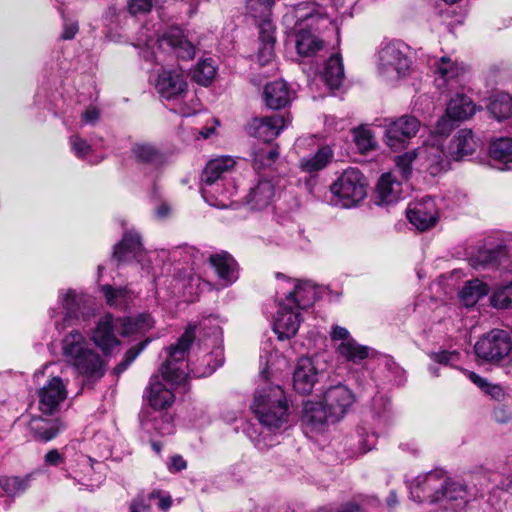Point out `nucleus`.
<instances>
[{
  "label": "nucleus",
  "instance_id": "nucleus-1",
  "mask_svg": "<svg viewBox=\"0 0 512 512\" xmlns=\"http://www.w3.org/2000/svg\"><path fill=\"white\" fill-rule=\"evenodd\" d=\"M192 338L193 331L190 329L183 333L175 345L166 350V361L161 365L160 375L150 378L144 393L149 410H167L174 403L173 387L184 383L189 375L185 359Z\"/></svg>",
  "mask_w": 512,
  "mask_h": 512
},
{
  "label": "nucleus",
  "instance_id": "nucleus-2",
  "mask_svg": "<svg viewBox=\"0 0 512 512\" xmlns=\"http://www.w3.org/2000/svg\"><path fill=\"white\" fill-rule=\"evenodd\" d=\"M277 277L282 279L277 294L282 293L284 297L279 300L273 330L283 341L296 335L302 321L301 311L314 305L318 291L311 281L290 279L282 274H277Z\"/></svg>",
  "mask_w": 512,
  "mask_h": 512
},
{
  "label": "nucleus",
  "instance_id": "nucleus-3",
  "mask_svg": "<svg viewBox=\"0 0 512 512\" xmlns=\"http://www.w3.org/2000/svg\"><path fill=\"white\" fill-rule=\"evenodd\" d=\"M282 22L294 33L297 53L303 57L313 56L323 48L316 33L333 25L325 9L310 1L286 6Z\"/></svg>",
  "mask_w": 512,
  "mask_h": 512
},
{
  "label": "nucleus",
  "instance_id": "nucleus-4",
  "mask_svg": "<svg viewBox=\"0 0 512 512\" xmlns=\"http://www.w3.org/2000/svg\"><path fill=\"white\" fill-rule=\"evenodd\" d=\"M134 46L141 49L140 55L146 61L159 65L166 62V57L170 54L185 60L192 59L195 55V46L178 27L170 28L158 37L149 34L148 27H142Z\"/></svg>",
  "mask_w": 512,
  "mask_h": 512
},
{
  "label": "nucleus",
  "instance_id": "nucleus-5",
  "mask_svg": "<svg viewBox=\"0 0 512 512\" xmlns=\"http://www.w3.org/2000/svg\"><path fill=\"white\" fill-rule=\"evenodd\" d=\"M251 409L259 422L269 431L284 428L289 421V405L284 390L279 385L265 382L255 393Z\"/></svg>",
  "mask_w": 512,
  "mask_h": 512
},
{
  "label": "nucleus",
  "instance_id": "nucleus-6",
  "mask_svg": "<svg viewBox=\"0 0 512 512\" xmlns=\"http://www.w3.org/2000/svg\"><path fill=\"white\" fill-rule=\"evenodd\" d=\"M411 48L400 40L383 45L377 55V72L388 82L405 79L412 72Z\"/></svg>",
  "mask_w": 512,
  "mask_h": 512
},
{
  "label": "nucleus",
  "instance_id": "nucleus-7",
  "mask_svg": "<svg viewBox=\"0 0 512 512\" xmlns=\"http://www.w3.org/2000/svg\"><path fill=\"white\" fill-rule=\"evenodd\" d=\"M367 182L357 168H348L330 186L332 204L344 208L356 206L367 194Z\"/></svg>",
  "mask_w": 512,
  "mask_h": 512
},
{
  "label": "nucleus",
  "instance_id": "nucleus-8",
  "mask_svg": "<svg viewBox=\"0 0 512 512\" xmlns=\"http://www.w3.org/2000/svg\"><path fill=\"white\" fill-rule=\"evenodd\" d=\"M192 330L195 337L196 330L203 334L204 343L208 346V342L213 346V350L204 357L206 367L202 371H191L195 377H205L211 375L217 368L222 366L224 362V352L222 348V329L219 320L216 317L209 316L204 318L198 326L189 325L185 330ZM192 338L191 342H193ZM192 343H190L191 345Z\"/></svg>",
  "mask_w": 512,
  "mask_h": 512
},
{
  "label": "nucleus",
  "instance_id": "nucleus-9",
  "mask_svg": "<svg viewBox=\"0 0 512 512\" xmlns=\"http://www.w3.org/2000/svg\"><path fill=\"white\" fill-rule=\"evenodd\" d=\"M87 303V296L75 289H61L58 292L57 305L50 308L49 315L55 328L64 329L79 318Z\"/></svg>",
  "mask_w": 512,
  "mask_h": 512
},
{
  "label": "nucleus",
  "instance_id": "nucleus-10",
  "mask_svg": "<svg viewBox=\"0 0 512 512\" xmlns=\"http://www.w3.org/2000/svg\"><path fill=\"white\" fill-rule=\"evenodd\" d=\"M330 338L339 359L359 365L369 357L371 348L358 343L345 327L333 325Z\"/></svg>",
  "mask_w": 512,
  "mask_h": 512
},
{
  "label": "nucleus",
  "instance_id": "nucleus-11",
  "mask_svg": "<svg viewBox=\"0 0 512 512\" xmlns=\"http://www.w3.org/2000/svg\"><path fill=\"white\" fill-rule=\"evenodd\" d=\"M68 379L61 376H51L37 391L38 410L46 416H51L60 410L68 396Z\"/></svg>",
  "mask_w": 512,
  "mask_h": 512
},
{
  "label": "nucleus",
  "instance_id": "nucleus-12",
  "mask_svg": "<svg viewBox=\"0 0 512 512\" xmlns=\"http://www.w3.org/2000/svg\"><path fill=\"white\" fill-rule=\"evenodd\" d=\"M446 475L441 471H431L417 476L409 486L411 498L419 503H439L443 499Z\"/></svg>",
  "mask_w": 512,
  "mask_h": 512
},
{
  "label": "nucleus",
  "instance_id": "nucleus-13",
  "mask_svg": "<svg viewBox=\"0 0 512 512\" xmlns=\"http://www.w3.org/2000/svg\"><path fill=\"white\" fill-rule=\"evenodd\" d=\"M44 464L51 467H60L66 478L77 479L78 472L89 475L93 470V460L84 454H77L75 458L70 457L68 448L60 451L50 449L44 455Z\"/></svg>",
  "mask_w": 512,
  "mask_h": 512
},
{
  "label": "nucleus",
  "instance_id": "nucleus-14",
  "mask_svg": "<svg viewBox=\"0 0 512 512\" xmlns=\"http://www.w3.org/2000/svg\"><path fill=\"white\" fill-rule=\"evenodd\" d=\"M420 121L412 115H403L386 125L384 142L393 151L404 149L420 129Z\"/></svg>",
  "mask_w": 512,
  "mask_h": 512
},
{
  "label": "nucleus",
  "instance_id": "nucleus-15",
  "mask_svg": "<svg viewBox=\"0 0 512 512\" xmlns=\"http://www.w3.org/2000/svg\"><path fill=\"white\" fill-rule=\"evenodd\" d=\"M511 349V337L507 331L501 329L491 330L481 337L474 347L476 355L487 361L500 360L507 356Z\"/></svg>",
  "mask_w": 512,
  "mask_h": 512
},
{
  "label": "nucleus",
  "instance_id": "nucleus-16",
  "mask_svg": "<svg viewBox=\"0 0 512 512\" xmlns=\"http://www.w3.org/2000/svg\"><path fill=\"white\" fill-rule=\"evenodd\" d=\"M70 365L82 377L83 384L88 386L93 385L105 375L107 366L104 359L92 347L72 361Z\"/></svg>",
  "mask_w": 512,
  "mask_h": 512
},
{
  "label": "nucleus",
  "instance_id": "nucleus-17",
  "mask_svg": "<svg viewBox=\"0 0 512 512\" xmlns=\"http://www.w3.org/2000/svg\"><path fill=\"white\" fill-rule=\"evenodd\" d=\"M418 162L421 169L427 171L432 176L449 170L451 157L449 152H445L440 143H429L417 148Z\"/></svg>",
  "mask_w": 512,
  "mask_h": 512
},
{
  "label": "nucleus",
  "instance_id": "nucleus-18",
  "mask_svg": "<svg viewBox=\"0 0 512 512\" xmlns=\"http://www.w3.org/2000/svg\"><path fill=\"white\" fill-rule=\"evenodd\" d=\"M407 217L418 230L425 231L437 223L439 212L435 200L425 196L411 202L407 208Z\"/></svg>",
  "mask_w": 512,
  "mask_h": 512
},
{
  "label": "nucleus",
  "instance_id": "nucleus-19",
  "mask_svg": "<svg viewBox=\"0 0 512 512\" xmlns=\"http://www.w3.org/2000/svg\"><path fill=\"white\" fill-rule=\"evenodd\" d=\"M354 402V393L344 384L330 386L323 395V403L330 411L332 422L343 418Z\"/></svg>",
  "mask_w": 512,
  "mask_h": 512
},
{
  "label": "nucleus",
  "instance_id": "nucleus-20",
  "mask_svg": "<svg viewBox=\"0 0 512 512\" xmlns=\"http://www.w3.org/2000/svg\"><path fill=\"white\" fill-rule=\"evenodd\" d=\"M430 67L435 75V84L439 89H452L454 83H460L465 68L449 56L433 58Z\"/></svg>",
  "mask_w": 512,
  "mask_h": 512
},
{
  "label": "nucleus",
  "instance_id": "nucleus-21",
  "mask_svg": "<svg viewBox=\"0 0 512 512\" xmlns=\"http://www.w3.org/2000/svg\"><path fill=\"white\" fill-rule=\"evenodd\" d=\"M146 252L143 249L141 237L137 232H126L122 240L115 245L113 257L119 262L135 260L141 263L142 268L149 273L150 262L145 260Z\"/></svg>",
  "mask_w": 512,
  "mask_h": 512
},
{
  "label": "nucleus",
  "instance_id": "nucleus-22",
  "mask_svg": "<svg viewBox=\"0 0 512 512\" xmlns=\"http://www.w3.org/2000/svg\"><path fill=\"white\" fill-rule=\"evenodd\" d=\"M155 89L163 100H179L187 92V82L181 72L163 69L158 73Z\"/></svg>",
  "mask_w": 512,
  "mask_h": 512
},
{
  "label": "nucleus",
  "instance_id": "nucleus-23",
  "mask_svg": "<svg viewBox=\"0 0 512 512\" xmlns=\"http://www.w3.org/2000/svg\"><path fill=\"white\" fill-rule=\"evenodd\" d=\"M235 166V161L231 157H220L210 160L201 175V193L211 194L214 188L212 183L230 181Z\"/></svg>",
  "mask_w": 512,
  "mask_h": 512
},
{
  "label": "nucleus",
  "instance_id": "nucleus-24",
  "mask_svg": "<svg viewBox=\"0 0 512 512\" xmlns=\"http://www.w3.org/2000/svg\"><path fill=\"white\" fill-rule=\"evenodd\" d=\"M115 331L121 334V327L118 319L114 320L111 314H106L99 320L92 332L91 340L99 347L103 353L112 352L114 348L120 345V341L115 335Z\"/></svg>",
  "mask_w": 512,
  "mask_h": 512
},
{
  "label": "nucleus",
  "instance_id": "nucleus-25",
  "mask_svg": "<svg viewBox=\"0 0 512 512\" xmlns=\"http://www.w3.org/2000/svg\"><path fill=\"white\" fill-rule=\"evenodd\" d=\"M443 499L439 503L443 504L445 509H451L454 512L464 511L466 505L476 497L468 490L467 486L458 480H453L446 476L445 489L442 490Z\"/></svg>",
  "mask_w": 512,
  "mask_h": 512
},
{
  "label": "nucleus",
  "instance_id": "nucleus-26",
  "mask_svg": "<svg viewBox=\"0 0 512 512\" xmlns=\"http://www.w3.org/2000/svg\"><path fill=\"white\" fill-rule=\"evenodd\" d=\"M319 380V371L311 358H300L293 373L294 390L300 394L312 392Z\"/></svg>",
  "mask_w": 512,
  "mask_h": 512
},
{
  "label": "nucleus",
  "instance_id": "nucleus-27",
  "mask_svg": "<svg viewBox=\"0 0 512 512\" xmlns=\"http://www.w3.org/2000/svg\"><path fill=\"white\" fill-rule=\"evenodd\" d=\"M479 139L470 129H460L452 137L448 152L453 161H461L473 155L479 147Z\"/></svg>",
  "mask_w": 512,
  "mask_h": 512
},
{
  "label": "nucleus",
  "instance_id": "nucleus-28",
  "mask_svg": "<svg viewBox=\"0 0 512 512\" xmlns=\"http://www.w3.org/2000/svg\"><path fill=\"white\" fill-rule=\"evenodd\" d=\"M286 126L280 115L254 118L249 124V133L267 143L275 139Z\"/></svg>",
  "mask_w": 512,
  "mask_h": 512
},
{
  "label": "nucleus",
  "instance_id": "nucleus-29",
  "mask_svg": "<svg viewBox=\"0 0 512 512\" xmlns=\"http://www.w3.org/2000/svg\"><path fill=\"white\" fill-rule=\"evenodd\" d=\"M140 423L142 429L151 435L165 436L174 432L172 419L166 410H144Z\"/></svg>",
  "mask_w": 512,
  "mask_h": 512
},
{
  "label": "nucleus",
  "instance_id": "nucleus-30",
  "mask_svg": "<svg viewBox=\"0 0 512 512\" xmlns=\"http://www.w3.org/2000/svg\"><path fill=\"white\" fill-rule=\"evenodd\" d=\"M27 428L37 441L49 442L54 439L65 426L59 418L32 416L27 422Z\"/></svg>",
  "mask_w": 512,
  "mask_h": 512
},
{
  "label": "nucleus",
  "instance_id": "nucleus-31",
  "mask_svg": "<svg viewBox=\"0 0 512 512\" xmlns=\"http://www.w3.org/2000/svg\"><path fill=\"white\" fill-rule=\"evenodd\" d=\"M377 203L379 205H391L403 198V182L389 172L383 174L377 184Z\"/></svg>",
  "mask_w": 512,
  "mask_h": 512
},
{
  "label": "nucleus",
  "instance_id": "nucleus-32",
  "mask_svg": "<svg viewBox=\"0 0 512 512\" xmlns=\"http://www.w3.org/2000/svg\"><path fill=\"white\" fill-rule=\"evenodd\" d=\"M276 195L275 183L271 179H261L246 196L251 209L262 210L268 207Z\"/></svg>",
  "mask_w": 512,
  "mask_h": 512
},
{
  "label": "nucleus",
  "instance_id": "nucleus-33",
  "mask_svg": "<svg viewBox=\"0 0 512 512\" xmlns=\"http://www.w3.org/2000/svg\"><path fill=\"white\" fill-rule=\"evenodd\" d=\"M293 98V92L284 80H276L268 83L264 89L266 105L273 110L286 107Z\"/></svg>",
  "mask_w": 512,
  "mask_h": 512
},
{
  "label": "nucleus",
  "instance_id": "nucleus-34",
  "mask_svg": "<svg viewBox=\"0 0 512 512\" xmlns=\"http://www.w3.org/2000/svg\"><path fill=\"white\" fill-rule=\"evenodd\" d=\"M328 421L332 422V416L323 402L307 401L304 403L302 425L305 429L318 430Z\"/></svg>",
  "mask_w": 512,
  "mask_h": 512
},
{
  "label": "nucleus",
  "instance_id": "nucleus-35",
  "mask_svg": "<svg viewBox=\"0 0 512 512\" xmlns=\"http://www.w3.org/2000/svg\"><path fill=\"white\" fill-rule=\"evenodd\" d=\"M209 262L225 285H230L238 279L237 262L229 253L222 251L212 254Z\"/></svg>",
  "mask_w": 512,
  "mask_h": 512
},
{
  "label": "nucleus",
  "instance_id": "nucleus-36",
  "mask_svg": "<svg viewBox=\"0 0 512 512\" xmlns=\"http://www.w3.org/2000/svg\"><path fill=\"white\" fill-rule=\"evenodd\" d=\"M489 156L494 166L507 171L512 169V138L500 137L491 141Z\"/></svg>",
  "mask_w": 512,
  "mask_h": 512
},
{
  "label": "nucleus",
  "instance_id": "nucleus-37",
  "mask_svg": "<svg viewBox=\"0 0 512 512\" xmlns=\"http://www.w3.org/2000/svg\"><path fill=\"white\" fill-rule=\"evenodd\" d=\"M89 348L91 345L86 336L76 329L69 331L61 340L62 354L69 364Z\"/></svg>",
  "mask_w": 512,
  "mask_h": 512
},
{
  "label": "nucleus",
  "instance_id": "nucleus-38",
  "mask_svg": "<svg viewBox=\"0 0 512 512\" xmlns=\"http://www.w3.org/2000/svg\"><path fill=\"white\" fill-rule=\"evenodd\" d=\"M122 336L143 335L154 327L155 321L148 313H141L136 317L119 318Z\"/></svg>",
  "mask_w": 512,
  "mask_h": 512
},
{
  "label": "nucleus",
  "instance_id": "nucleus-39",
  "mask_svg": "<svg viewBox=\"0 0 512 512\" xmlns=\"http://www.w3.org/2000/svg\"><path fill=\"white\" fill-rule=\"evenodd\" d=\"M214 187L211 194L201 193L205 202L216 208L230 206V198L235 193L236 187L232 181L212 183Z\"/></svg>",
  "mask_w": 512,
  "mask_h": 512
},
{
  "label": "nucleus",
  "instance_id": "nucleus-40",
  "mask_svg": "<svg viewBox=\"0 0 512 512\" xmlns=\"http://www.w3.org/2000/svg\"><path fill=\"white\" fill-rule=\"evenodd\" d=\"M476 106L472 99L464 94H456L450 99L446 113L456 121H464L474 115Z\"/></svg>",
  "mask_w": 512,
  "mask_h": 512
},
{
  "label": "nucleus",
  "instance_id": "nucleus-41",
  "mask_svg": "<svg viewBox=\"0 0 512 512\" xmlns=\"http://www.w3.org/2000/svg\"><path fill=\"white\" fill-rule=\"evenodd\" d=\"M321 79L331 89H338L344 80V67L342 58L338 55H332L325 63L321 73Z\"/></svg>",
  "mask_w": 512,
  "mask_h": 512
},
{
  "label": "nucleus",
  "instance_id": "nucleus-42",
  "mask_svg": "<svg viewBox=\"0 0 512 512\" xmlns=\"http://www.w3.org/2000/svg\"><path fill=\"white\" fill-rule=\"evenodd\" d=\"M333 158V151L328 146H323L310 156L300 160V168L304 172L313 173L324 169Z\"/></svg>",
  "mask_w": 512,
  "mask_h": 512
},
{
  "label": "nucleus",
  "instance_id": "nucleus-43",
  "mask_svg": "<svg viewBox=\"0 0 512 512\" xmlns=\"http://www.w3.org/2000/svg\"><path fill=\"white\" fill-rule=\"evenodd\" d=\"M489 287L479 279L467 281L460 292V299L465 306H473L479 299L487 295Z\"/></svg>",
  "mask_w": 512,
  "mask_h": 512
},
{
  "label": "nucleus",
  "instance_id": "nucleus-44",
  "mask_svg": "<svg viewBox=\"0 0 512 512\" xmlns=\"http://www.w3.org/2000/svg\"><path fill=\"white\" fill-rule=\"evenodd\" d=\"M488 111L497 120L512 116V97L507 93H498L494 95L488 105Z\"/></svg>",
  "mask_w": 512,
  "mask_h": 512
},
{
  "label": "nucleus",
  "instance_id": "nucleus-45",
  "mask_svg": "<svg viewBox=\"0 0 512 512\" xmlns=\"http://www.w3.org/2000/svg\"><path fill=\"white\" fill-rule=\"evenodd\" d=\"M276 148L264 144L253 151V167L257 172L271 168L278 159Z\"/></svg>",
  "mask_w": 512,
  "mask_h": 512
},
{
  "label": "nucleus",
  "instance_id": "nucleus-46",
  "mask_svg": "<svg viewBox=\"0 0 512 512\" xmlns=\"http://www.w3.org/2000/svg\"><path fill=\"white\" fill-rule=\"evenodd\" d=\"M101 292L109 306L123 307L132 299V292L126 287L115 288L111 285H102Z\"/></svg>",
  "mask_w": 512,
  "mask_h": 512
},
{
  "label": "nucleus",
  "instance_id": "nucleus-47",
  "mask_svg": "<svg viewBox=\"0 0 512 512\" xmlns=\"http://www.w3.org/2000/svg\"><path fill=\"white\" fill-rule=\"evenodd\" d=\"M216 67L212 59H204L197 63L192 72V79L202 86L211 84L216 75Z\"/></svg>",
  "mask_w": 512,
  "mask_h": 512
},
{
  "label": "nucleus",
  "instance_id": "nucleus-48",
  "mask_svg": "<svg viewBox=\"0 0 512 512\" xmlns=\"http://www.w3.org/2000/svg\"><path fill=\"white\" fill-rule=\"evenodd\" d=\"M31 476H4L0 478V487L9 496L15 497L24 493L30 483Z\"/></svg>",
  "mask_w": 512,
  "mask_h": 512
},
{
  "label": "nucleus",
  "instance_id": "nucleus-49",
  "mask_svg": "<svg viewBox=\"0 0 512 512\" xmlns=\"http://www.w3.org/2000/svg\"><path fill=\"white\" fill-rule=\"evenodd\" d=\"M135 159L143 163H156L161 159L159 150L149 143H136L132 148Z\"/></svg>",
  "mask_w": 512,
  "mask_h": 512
},
{
  "label": "nucleus",
  "instance_id": "nucleus-50",
  "mask_svg": "<svg viewBox=\"0 0 512 512\" xmlns=\"http://www.w3.org/2000/svg\"><path fill=\"white\" fill-rule=\"evenodd\" d=\"M274 0H247V14L255 20L271 17Z\"/></svg>",
  "mask_w": 512,
  "mask_h": 512
},
{
  "label": "nucleus",
  "instance_id": "nucleus-51",
  "mask_svg": "<svg viewBox=\"0 0 512 512\" xmlns=\"http://www.w3.org/2000/svg\"><path fill=\"white\" fill-rule=\"evenodd\" d=\"M413 163H416V165H419L418 162V152L417 149L413 151L406 152L402 155H399L395 158V165L399 173L401 174L402 178L407 180L411 173H412V165Z\"/></svg>",
  "mask_w": 512,
  "mask_h": 512
},
{
  "label": "nucleus",
  "instance_id": "nucleus-52",
  "mask_svg": "<svg viewBox=\"0 0 512 512\" xmlns=\"http://www.w3.org/2000/svg\"><path fill=\"white\" fill-rule=\"evenodd\" d=\"M353 138L358 149L362 153H366L375 148L376 140L370 129L358 127L353 130Z\"/></svg>",
  "mask_w": 512,
  "mask_h": 512
},
{
  "label": "nucleus",
  "instance_id": "nucleus-53",
  "mask_svg": "<svg viewBox=\"0 0 512 512\" xmlns=\"http://www.w3.org/2000/svg\"><path fill=\"white\" fill-rule=\"evenodd\" d=\"M462 373L467 376V378L475 384L478 388H480L485 393L497 397L501 394V388L497 385L490 384L487 379L481 377L480 375L476 374L475 372L461 369Z\"/></svg>",
  "mask_w": 512,
  "mask_h": 512
},
{
  "label": "nucleus",
  "instance_id": "nucleus-54",
  "mask_svg": "<svg viewBox=\"0 0 512 512\" xmlns=\"http://www.w3.org/2000/svg\"><path fill=\"white\" fill-rule=\"evenodd\" d=\"M491 304L495 308H507L512 304V282L498 287L491 296Z\"/></svg>",
  "mask_w": 512,
  "mask_h": 512
},
{
  "label": "nucleus",
  "instance_id": "nucleus-55",
  "mask_svg": "<svg viewBox=\"0 0 512 512\" xmlns=\"http://www.w3.org/2000/svg\"><path fill=\"white\" fill-rule=\"evenodd\" d=\"M257 25L259 28V39L261 43H268L267 49L271 50V43H275V26L271 17L258 19Z\"/></svg>",
  "mask_w": 512,
  "mask_h": 512
},
{
  "label": "nucleus",
  "instance_id": "nucleus-56",
  "mask_svg": "<svg viewBox=\"0 0 512 512\" xmlns=\"http://www.w3.org/2000/svg\"><path fill=\"white\" fill-rule=\"evenodd\" d=\"M57 9L63 19V31L60 37L63 40H71L79 31L78 22L74 19L68 18L65 15L64 3H61V5Z\"/></svg>",
  "mask_w": 512,
  "mask_h": 512
},
{
  "label": "nucleus",
  "instance_id": "nucleus-57",
  "mask_svg": "<svg viewBox=\"0 0 512 512\" xmlns=\"http://www.w3.org/2000/svg\"><path fill=\"white\" fill-rule=\"evenodd\" d=\"M429 357L435 363L444 366H454L460 360V353L457 350H441L438 352H431Z\"/></svg>",
  "mask_w": 512,
  "mask_h": 512
},
{
  "label": "nucleus",
  "instance_id": "nucleus-58",
  "mask_svg": "<svg viewBox=\"0 0 512 512\" xmlns=\"http://www.w3.org/2000/svg\"><path fill=\"white\" fill-rule=\"evenodd\" d=\"M148 343H149V339H146V340L142 341L141 343H139L137 346L130 348L126 352L123 361L120 362L115 367V372L117 374L124 372L128 368V366L138 357V355L145 349V347L147 346Z\"/></svg>",
  "mask_w": 512,
  "mask_h": 512
},
{
  "label": "nucleus",
  "instance_id": "nucleus-59",
  "mask_svg": "<svg viewBox=\"0 0 512 512\" xmlns=\"http://www.w3.org/2000/svg\"><path fill=\"white\" fill-rule=\"evenodd\" d=\"M372 409L377 417L388 418L391 413L389 398L381 393L376 394L372 400Z\"/></svg>",
  "mask_w": 512,
  "mask_h": 512
},
{
  "label": "nucleus",
  "instance_id": "nucleus-60",
  "mask_svg": "<svg viewBox=\"0 0 512 512\" xmlns=\"http://www.w3.org/2000/svg\"><path fill=\"white\" fill-rule=\"evenodd\" d=\"M498 253L494 250H479L478 254L470 259L474 268L486 267L494 265L497 261Z\"/></svg>",
  "mask_w": 512,
  "mask_h": 512
},
{
  "label": "nucleus",
  "instance_id": "nucleus-61",
  "mask_svg": "<svg viewBox=\"0 0 512 512\" xmlns=\"http://www.w3.org/2000/svg\"><path fill=\"white\" fill-rule=\"evenodd\" d=\"M157 493L138 495L130 504V512H149Z\"/></svg>",
  "mask_w": 512,
  "mask_h": 512
},
{
  "label": "nucleus",
  "instance_id": "nucleus-62",
  "mask_svg": "<svg viewBox=\"0 0 512 512\" xmlns=\"http://www.w3.org/2000/svg\"><path fill=\"white\" fill-rule=\"evenodd\" d=\"M69 144L74 155L80 159H85L91 152V146L79 135H72Z\"/></svg>",
  "mask_w": 512,
  "mask_h": 512
},
{
  "label": "nucleus",
  "instance_id": "nucleus-63",
  "mask_svg": "<svg viewBox=\"0 0 512 512\" xmlns=\"http://www.w3.org/2000/svg\"><path fill=\"white\" fill-rule=\"evenodd\" d=\"M156 0H128L127 8L131 15L146 14L151 11Z\"/></svg>",
  "mask_w": 512,
  "mask_h": 512
},
{
  "label": "nucleus",
  "instance_id": "nucleus-64",
  "mask_svg": "<svg viewBox=\"0 0 512 512\" xmlns=\"http://www.w3.org/2000/svg\"><path fill=\"white\" fill-rule=\"evenodd\" d=\"M100 118V110L95 106L87 107L83 113L81 114L80 124L81 126L85 125H94Z\"/></svg>",
  "mask_w": 512,
  "mask_h": 512
}]
</instances>
